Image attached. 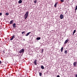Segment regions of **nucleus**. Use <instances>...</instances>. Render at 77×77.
<instances>
[{"instance_id": "nucleus-7", "label": "nucleus", "mask_w": 77, "mask_h": 77, "mask_svg": "<svg viewBox=\"0 0 77 77\" xmlns=\"http://www.w3.org/2000/svg\"><path fill=\"white\" fill-rule=\"evenodd\" d=\"M13 27H14L15 28V27H16V24L15 23H14L13 24Z\"/></svg>"}, {"instance_id": "nucleus-29", "label": "nucleus", "mask_w": 77, "mask_h": 77, "mask_svg": "<svg viewBox=\"0 0 77 77\" xmlns=\"http://www.w3.org/2000/svg\"><path fill=\"white\" fill-rule=\"evenodd\" d=\"M75 76H76V77H77V75H75Z\"/></svg>"}, {"instance_id": "nucleus-21", "label": "nucleus", "mask_w": 77, "mask_h": 77, "mask_svg": "<svg viewBox=\"0 0 77 77\" xmlns=\"http://www.w3.org/2000/svg\"><path fill=\"white\" fill-rule=\"evenodd\" d=\"M65 54H67V51H65Z\"/></svg>"}, {"instance_id": "nucleus-25", "label": "nucleus", "mask_w": 77, "mask_h": 77, "mask_svg": "<svg viewBox=\"0 0 77 77\" xmlns=\"http://www.w3.org/2000/svg\"><path fill=\"white\" fill-rule=\"evenodd\" d=\"M24 32H22V34H24Z\"/></svg>"}, {"instance_id": "nucleus-31", "label": "nucleus", "mask_w": 77, "mask_h": 77, "mask_svg": "<svg viewBox=\"0 0 77 77\" xmlns=\"http://www.w3.org/2000/svg\"><path fill=\"white\" fill-rule=\"evenodd\" d=\"M23 41H25V39H23Z\"/></svg>"}, {"instance_id": "nucleus-10", "label": "nucleus", "mask_w": 77, "mask_h": 77, "mask_svg": "<svg viewBox=\"0 0 77 77\" xmlns=\"http://www.w3.org/2000/svg\"><path fill=\"white\" fill-rule=\"evenodd\" d=\"M30 33H31V32H29L28 33H27L26 34V36H28V35H29V34H30Z\"/></svg>"}, {"instance_id": "nucleus-27", "label": "nucleus", "mask_w": 77, "mask_h": 77, "mask_svg": "<svg viewBox=\"0 0 77 77\" xmlns=\"http://www.w3.org/2000/svg\"><path fill=\"white\" fill-rule=\"evenodd\" d=\"M5 51H3V53H5Z\"/></svg>"}, {"instance_id": "nucleus-17", "label": "nucleus", "mask_w": 77, "mask_h": 77, "mask_svg": "<svg viewBox=\"0 0 77 77\" xmlns=\"http://www.w3.org/2000/svg\"><path fill=\"white\" fill-rule=\"evenodd\" d=\"M36 39L37 40H40V39H41V38H40V37H38V38H37Z\"/></svg>"}, {"instance_id": "nucleus-28", "label": "nucleus", "mask_w": 77, "mask_h": 77, "mask_svg": "<svg viewBox=\"0 0 77 77\" xmlns=\"http://www.w3.org/2000/svg\"><path fill=\"white\" fill-rule=\"evenodd\" d=\"M0 63H2V62L1 61H0Z\"/></svg>"}, {"instance_id": "nucleus-9", "label": "nucleus", "mask_w": 77, "mask_h": 77, "mask_svg": "<svg viewBox=\"0 0 77 77\" xmlns=\"http://www.w3.org/2000/svg\"><path fill=\"white\" fill-rule=\"evenodd\" d=\"M13 22H14V20H11V21H10V24H12V23H13Z\"/></svg>"}, {"instance_id": "nucleus-2", "label": "nucleus", "mask_w": 77, "mask_h": 77, "mask_svg": "<svg viewBox=\"0 0 77 77\" xmlns=\"http://www.w3.org/2000/svg\"><path fill=\"white\" fill-rule=\"evenodd\" d=\"M24 48H23L21 50H20L19 52L20 53H24Z\"/></svg>"}, {"instance_id": "nucleus-12", "label": "nucleus", "mask_w": 77, "mask_h": 77, "mask_svg": "<svg viewBox=\"0 0 77 77\" xmlns=\"http://www.w3.org/2000/svg\"><path fill=\"white\" fill-rule=\"evenodd\" d=\"M22 2L21 0H20L18 2L19 3H22Z\"/></svg>"}, {"instance_id": "nucleus-16", "label": "nucleus", "mask_w": 77, "mask_h": 77, "mask_svg": "<svg viewBox=\"0 0 77 77\" xmlns=\"http://www.w3.org/2000/svg\"><path fill=\"white\" fill-rule=\"evenodd\" d=\"M38 73H39V75H40V76H42V72H41V73H40V72H38Z\"/></svg>"}, {"instance_id": "nucleus-15", "label": "nucleus", "mask_w": 77, "mask_h": 77, "mask_svg": "<svg viewBox=\"0 0 77 77\" xmlns=\"http://www.w3.org/2000/svg\"><path fill=\"white\" fill-rule=\"evenodd\" d=\"M41 68L42 69H44V66L42 65L41 66Z\"/></svg>"}, {"instance_id": "nucleus-23", "label": "nucleus", "mask_w": 77, "mask_h": 77, "mask_svg": "<svg viewBox=\"0 0 77 77\" xmlns=\"http://www.w3.org/2000/svg\"><path fill=\"white\" fill-rule=\"evenodd\" d=\"M60 1L61 2H64V0H61Z\"/></svg>"}, {"instance_id": "nucleus-8", "label": "nucleus", "mask_w": 77, "mask_h": 77, "mask_svg": "<svg viewBox=\"0 0 77 77\" xmlns=\"http://www.w3.org/2000/svg\"><path fill=\"white\" fill-rule=\"evenodd\" d=\"M37 60H35L34 61V63L35 65H37V64L36 63V61Z\"/></svg>"}, {"instance_id": "nucleus-24", "label": "nucleus", "mask_w": 77, "mask_h": 77, "mask_svg": "<svg viewBox=\"0 0 77 77\" xmlns=\"http://www.w3.org/2000/svg\"><path fill=\"white\" fill-rule=\"evenodd\" d=\"M2 15V13H0V16H1V15Z\"/></svg>"}, {"instance_id": "nucleus-32", "label": "nucleus", "mask_w": 77, "mask_h": 77, "mask_svg": "<svg viewBox=\"0 0 77 77\" xmlns=\"http://www.w3.org/2000/svg\"><path fill=\"white\" fill-rule=\"evenodd\" d=\"M75 12H76V11H75Z\"/></svg>"}, {"instance_id": "nucleus-6", "label": "nucleus", "mask_w": 77, "mask_h": 77, "mask_svg": "<svg viewBox=\"0 0 77 77\" xmlns=\"http://www.w3.org/2000/svg\"><path fill=\"white\" fill-rule=\"evenodd\" d=\"M60 19H63V15L62 14H61L60 15Z\"/></svg>"}, {"instance_id": "nucleus-14", "label": "nucleus", "mask_w": 77, "mask_h": 77, "mask_svg": "<svg viewBox=\"0 0 77 77\" xmlns=\"http://www.w3.org/2000/svg\"><path fill=\"white\" fill-rule=\"evenodd\" d=\"M63 48L62 47L61 49V52H62L63 51Z\"/></svg>"}, {"instance_id": "nucleus-20", "label": "nucleus", "mask_w": 77, "mask_h": 77, "mask_svg": "<svg viewBox=\"0 0 77 77\" xmlns=\"http://www.w3.org/2000/svg\"><path fill=\"white\" fill-rule=\"evenodd\" d=\"M77 5H76L75 7V11H77Z\"/></svg>"}, {"instance_id": "nucleus-22", "label": "nucleus", "mask_w": 77, "mask_h": 77, "mask_svg": "<svg viewBox=\"0 0 77 77\" xmlns=\"http://www.w3.org/2000/svg\"><path fill=\"white\" fill-rule=\"evenodd\" d=\"M37 2V1H36V0H35V1H34V3H36Z\"/></svg>"}, {"instance_id": "nucleus-11", "label": "nucleus", "mask_w": 77, "mask_h": 77, "mask_svg": "<svg viewBox=\"0 0 77 77\" xmlns=\"http://www.w3.org/2000/svg\"><path fill=\"white\" fill-rule=\"evenodd\" d=\"M57 3H58L57 2L54 5V6L55 8H56V7H57Z\"/></svg>"}, {"instance_id": "nucleus-5", "label": "nucleus", "mask_w": 77, "mask_h": 77, "mask_svg": "<svg viewBox=\"0 0 77 77\" xmlns=\"http://www.w3.org/2000/svg\"><path fill=\"white\" fill-rule=\"evenodd\" d=\"M77 63L76 62H75L73 63V65L74 66H77Z\"/></svg>"}, {"instance_id": "nucleus-19", "label": "nucleus", "mask_w": 77, "mask_h": 77, "mask_svg": "<svg viewBox=\"0 0 77 77\" xmlns=\"http://www.w3.org/2000/svg\"><path fill=\"white\" fill-rule=\"evenodd\" d=\"M75 32H76V30H74V31L73 32V33H75Z\"/></svg>"}, {"instance_id": "nucleus-18", "label": "nucleus", "mask_w": 77, "mask_h": 77, "mask_svg": "<svg viewBox=\"0 0 77 77\" xmlns=\"http://www.w3.org/2000/svg\"><path fill=\"white\" fill-rule=\"evenodd\" d=\"M41 53H43V52L44 51V49H42L41 50Z\"/></svg>"}, {"instance_id": "nucleus-26", "label": "nucleus", "mask_w": 77, "mask_h": 77, "mask_svg": "<svg viewBox=\"0 0 77 77\" xmlns=\"http://www.w3.org/2000/svg\"><path fill=\"white\" fill-rule=\"evenodd\" d=\"M57 77H60V76L59 75H57Z\"/></svg>"}, {"instance_id": "nucleus-13", "label": "nucleus", "mask_w": 77, "mask_h": 77, "mask_svg": "<svg viewBox=\"0 0 77 77\" xmlns=\"http://www.w3.org/2000/svg\"><path fill=\"white\" fill-rule=\"evenodd\" d=\"M5 15H9V13H6L5 14Z\"/></svg>"}, {"instance_id": "nucleus-1", "label": "nucleus", "mask_w": 77, "mask_h": 77, "mask_svg": "<svg viewBox=\"0 0 77 77\" xmlns=\"http://www.w3.org/2000/svg\"><path fill=\"white\" fill-rule=\"evenodd\" d=\"M29 12L27 11L25 14V15H24V18L25 20L27 19V18L28 17V15H29Z\"/></svg>"}, {"instance_id": "nucleus-30", "label": "nucleus", "mask_w": 77, "mask_h": 77, "mask_svg": "<svg viewBox=\"0 0 77 77\" xmlns=\"http://www.w3.org/2000/svg\"><path fill=\"white\" fill-rule=\"evenodd\" d=\"M74 33H73L72 35H74Z\"/></svg>"}, {"instance_id": "nucleus-3", "label": "nucleus", "mask_w": 77, "mask_h": 77, "mask_svg": "<svg viewBox=\"0 0 77 77\" xmlns=\"http://www.w3.org/2000/svg\"><path fill=\"white\" fill-rule=\"evenodd\" d=\"M14 38H15V35H13V36H12L10 40H11V41H12V40H13V39H14Z\"/></svg>"}, {"instance_id": "nucleus-4", "label": "nucleus", "mask_w": 77, "mask_h": 77, "mask_svg": "<svg viewBox=\"0 0 77 77\" xmlns=\"http://www.w3.org/2000/svg\"><path fill=\"white\" fill-rule=\"evenodd\" d=\"M69 39H68L66 40L64 42V44H66V43L68 42H69Z\"/></svg>"}]
</instances>
